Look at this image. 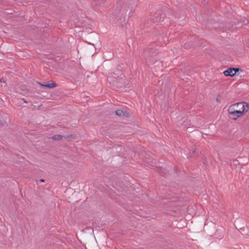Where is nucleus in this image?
<instances>
[{
  "instance_id": "f257e3e1",
  "label": "nucleus",
  "mask_w": 249,
  "mask_h": 249,
  "mask_svg": "<svg viewBox=\"0 0 249 249\" xmlns=\"http://www.w3.org/2000/svg\"><path fill=\"white\" fill-rule=\"evenodd\" d=\"M229 108H231L236 111H242L243 110V114H245L249 109V105L246 103H238L234 104L230 106Z\"/></svg>"
},
{
  "instance_id": "f03ea898",
  "label": "nucleus",
  "mask_w": 249,
  "mask_h": 249,
  "mask_svg": "<svg viewBox=\"0 0 249 249\" xmlns=\"http://www.w3.org/2000/svg\"><path fill=\"white\" fill-rule=\"evenodd\" d=\"M228 112L229 118L234 121L237 120L238 118L244 115V114H243V110L236 111L229 107L228 109Z\"/></svg>"
},
{
  "instance_id": "7ed1b4c3",
  "label": "nucleus",
  "mask_w": 249,
  "mask_h": 249,
  "mask_svg": "<svg viewBox=\"0 0 249 249\" xmlns=\"http://www.w3.org/2000/svg\"><path fill=\"white\" fill-rule=\"evenodd\" d=\"M107 80L112 85L118 86V82H121L123 80V77H119L116 74H111L107 77Z\"/></svg>"
},
{
  "instance_id": "20e7f679",
  "label": "nucleus",
  "mask_w": 249,
  "mask_h": 249,
  "mask_svg": "<svg viewBox=\"0 0 249 249\" xmlns=\"http://www.w3.org/2000/svg\"><path fill=\"white\" fill-rule=\"evenodd\" d=\"M239 70L238 68H230L224 71L225 76H233L235 75L237 71Z\"/></svg>"
},
{
  "instance_id": "39448f33",
  "label": "nucleus",
  "mask_w": 249,
  "mask_h": 249,
  "mask_svg": "<svg viewBox=\"0 0 249 249\" xmlns=\"http://www.w3.org/2000/svg\"><path fill=\"white\" fill-rule=\"evenodd\" d=\"M115 112L116 114L119 116H125L127 115V113L126 111H124V110L122 109H118Z\"/></svg>"
},
{
  "instance_id": "423d86ee",
  "label": "nucleus",
  "mask_w": 249,
  "mask_h": 249,
  "mask_svg": "<svg viewBox=\"0 0 249 249\" xmlns=\"http://www.w3.org/2000/svg\"><path fill=\"white\" fill-rule=\"evenodd\" d=\"M41 85L44 87H48V88H54L56 86L55 83L54 82H52L51 83H48V84H41Z\"/></svg>"
},
{
  "instance_id": "0eeeda50",
  "label": "nucleus",
  "mask_w": 249,
  "mask_h": 249,
  "mask_svg": "<svg viewBox=\"0 0 249 249\" xmlns=\"http://www.w3.org/2000/svg\"><path fill=\"white\" fill-rule=\"evenodd\" d=\"M53 139L54 140H60L62 139V136L60 135H56L53 137Z\"/></svg>"
},
{
  "instance_id": "6e6552de",
  "label": "nucleus",
  "mask_w": 249,
  "mask_h": 249,
  "mask_svg": "<svg viewBox=\"0 0 249 249\" xmlns=\"http://www.w3.org/2000/svg\"><path fill=\"white\" fill-rule=\"evenodd\" d=\"M0 82L1 83H5V79L3 78H2L0 79Z\"/></svg>"
},
{
  "instance_id": "1a4fd4ad",
  "label": "nucleus",
  "mask_w": 249,
  "mask_h": 249,
  "mask_svg": "<svg viewBox=\"0 0 249 249\" xmlns=\"http://www.w3.org/2000/svg\"><path fill=\"white\" fill-rule=\"evenodd\" d=\"M39 181L41 182H44V180L43 179H41L39 180Z\"/></svg>"
},
{
  "instance_id": "9d476101",
  "label": "nucleus",
  "mask_w": 249,
  "mask_h": 249,
  "mask_svg": "<svg viewBox=\"0 0 249 249\" xmlns=\"http://www.w3.org/2000/svg\"><path fill=\"white\" fill-rule=\"evenodd\" d=\"M3 125L2 123V122H1V121H0V125H1H1Z\"/></svg>"
}]
</instances>
